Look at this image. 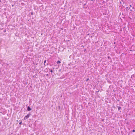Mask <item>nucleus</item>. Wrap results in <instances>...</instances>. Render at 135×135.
Instances as JSON below:
<instances>
[{
	"instance_id": "nucleus-1",
	"label": "nucleus",
	"mask_w": 135,
	"mask_h": 135,
	"mask_svg": "<svg viewBox=\"0 0 135 135\" xmlns=\"http://www.w3.org/2000/svg\"><path fill=\"white\" fill-rule=\"evenodd\" d=\"M31 115V114H28L24 118V120H26Z\"/></svg>"
},
{
	"instance_id": "nucleus-2",
	"label": "nucleus",
	"mask_w": 135,
	"mask_h": 135,
	"mask_svg": "<svg viewBox=\"0 0 135 135\" xmlns=\"http://www.w3.org/2000/svg\"><path fill=\"white\" fill-rule=\"evenodd\" d=\"M31 108L29 106H28L27 108V110L28 111H30L31 110Z\"/></svg>"
},
{
	"instance_id": "nucleus-3",
	"label": "nucleus",
	"mask_w": 135,
	"mask_h": 135,
	"mask_svg": "<svg viewBox=\"0 0 135 135\" xmlns=\"http://www.w3.org/2000/svg\"><path fill=\"white\" fill-rule=\"evenodd\" d=\"M117 107L118 108V110H119L121 109V107L119 106H117Z\"/></svg>"
},
{
	"instance_id": "nucleus-4",
	"label": "nucleus",
	"mask_w": 135,
	"mask_h": 135,
	"mask_svg": "<svg viewBox=\"0 0 135 135\" xmlns=\"http://www.w3.org/2000/svg\"><path fill=\"white\" fill-rule=\"evenodd\" d=\"M60 63H61V62L59 60L57 62V64H59Z\"/></svg>"
},
{
	"instance_id": "nucleus-5",
	"label": "nucleus",
	"mask_w": 135,
	"mask_h": 135,
	"mask_svg": "<svg viewBox=\"0 0 135 135\" xmlns=\"http://www.w3.org/2000/svg\"><path fill=\"white\" fill-rule=\"evenodd\" d=\"M46 62V60H45L44 61V65H45V63Z\"/></svg>"
},
{
	"instance_id": "nucleus-6",
	"label": "nucleus",
	"mask_w": 135,
	"mask_h": 135,
	"mask_svg": "<svg viewBox=\"0 0 135 135\" xmlns=\"http://www.w3.org/2000/svg\"><path fill=\"white\" fill-rule=\"evenodd\" d=\"M22 123V122L21 121L20 123H19V124H21Z\"/></svg>"
},
{
	"instance_id": "nucleus-7",
	"label": "nucleus",
	"mask_w": 135,
	"mask_h": 135,
	"mask_svg": "<svg viewBox=\"0 0 135 135\" xmlns=\"http://www.w3.org/2000/svg\"><path fill=\"white\" fill-rule=\"evenodd\" d=\"M126 10H128V7H126Z\"/></svg>"
},
{
	"instance_id": "nucleus-8",
	"label": "nucleus",
	"mask_w": 135,
	"mask_h": 135,
	"mask_svg": "<svg viewBox=\"0 0 135 135\" xmlns=\"http://www.w3.org/2000/svg\"><path fill=\"white\" fill-rule=\"evenodd\" d=\"M89 78H88L86 80V81H88L89 80Z\"/></svg>"
},
{
	"instance_id": "nucleus-9",
	"label": "nucleus",
	"mask_w": 135,
	"mask_h": 135,
	"mask_svg": "<svg viewBox=\"0 0 135 135\" xmlns=\"http://www.w3.org/2000/svg\"><path fill=\"white\" fill-rule=\"evenodd\" d=\"M108 59H110V56H108Z\"/></svg>"
},
{
	"instance_id": "nucleus-10",
	"label": "nucleus",
	"mask_w": 135,
	"mask_h": 135,
	"mask_svg": "<svg viewBox=\"0 0 135 135\" xmlns=\"http://www.w3.org/2000/svg\"><path fill=\"white\" fill-rule=\"evenodd\" d=\"M132 131L133 132H135V130H134V129H133Z\"/></svg>"
},
{
	"instance_id": "nucleus-11",
	"label": "nucleus",
	"mask_w": 135,
	"mask_h": 135,
	"mask_svg": "<svg viewBox=\"0 0 135 135\" xmlns=\"http://www.w3.org/2000/svg\"><path fill=\"white\" fill-rule=\"evenodd\" d=\"M50 71L51 72V73H52L53 72V71H52V70H51Z\"/></svg>"
},
{
	"instance_id": "nucleus-12",
	"label": "nucleus",
	"mask_w": 135,
	"mask_h": 135,
	"mask_svg": "<svg viewBox=\"0 0 135 135\" xmlns=\"http://www.w3.org/2000/svg\"><path fill=\"white\" fill-rule=\"evenodd\" d=\"M59 72H60L61 71V69H60L59 70Z\"/></svg>"
},
{
	"instance_id": "nucleus-13",
	"label": "nucleus",
	"mask_w": 135,
	"mask_h": 135,
	"mask_svg": "<svg viewBox=\"0 0 135 135\" xmlns=\"http://www.w3.org/2000/svg\"><path fill=\"white\" fill-rule=\"evenodd\" d=\"M121 1L123 2V3H124V1H123V0H121Z\"/></svg>"
},
{
	"instance_id": "nucleus-14",
	"label": "nucleus",
	"mask_w": 135,
	"mask_h": 135,
	"mask_svg": "<svg viewBox=\"0 0 135 135\" xmlns=\"http://www.w3.org/2000/svg\"><path fill=\"white\" fill-rule=\"evenodd\" d=\"M46 75L47 76H49V74H46Z\"/></svg>"
},
{
	"instance_id": "nucleus-15",
	"label": "nucleus",
	"mask_w": 135,
	"mask_h": 135,
	"mask_svg": "<svg viewBox=\"0 0 135 135\" xmlns=\"http://www.w3.org/2000/svg\"><path fill=\"white\" fill-rule=\"evenodd\" d=\"M120 4H121V1H120Z\"/></svg>"
},
{
	"instance_id": "nucleus-16",
	"label": "nucleus",
	"mask_w": 135,
	"mask_h": 135,
	"mask_svg": "<svg viewBox=\"0 0 135 135\" xmlns=\"http://www.w3.org/2000/svg\"><path fill=\"white\" fill-rule=\"evenodd\" d=\"M134 76V75H132V77H132V76Z\"/></svg>"
},
{
	"instance_id": "nucleus-17",
	"label": "nucleus",
	"mask_w": 135,
	"mask_h": 135,
	"mask_svg": "<svg viewBox=\"0 0 135 135\" xmlns=\"http://www.w3.org/2000/svg\"><path fill=\"white\" fill-rule=\"evenodd\" d=\"M130 7H132V6H131V5H130Z\"/></svg>"
},
{
	"instance_id": "nucleus-18",
	"label": "nucleus",
	"mask_w": 135,
	"mask_h": 135,
	"mask_svg": "<svg viewBox=\"0 0 135 135\" xmlns=\"http://www.w3.org/2000/svg\"><path fill=\"white\" fill-rule=\"evenodd\" d=\"M130 11H132V9H130Z\"/></svg>"
},
{
	"instance_id": "nucleus-19",
	"label": "nucleus",
	"mask_w": 135,
	"mask_h": 135,
	"mask_svg": "<svg viewBox=\"0 0 135 135\" xmlns=\"http://www.w3.org/2000/svg\"><path fill=\"white\" fill-rule=\"evenodd\" d=\"M130 8H128V9L129 10V9H130Z\"/></svg>"
},
{
	"instance_id": "nucleus-20",
	"label": "nucleus",
	"mask_w": 135,
	"mask_h": 135,
	"mask_svg": "<svg viewBox=\"0 0 135 135\" xmlns=\"http://www.w3.org/2000/svg\"><path fill=\"white\" fill-rule=\"evenodd\" d=\"M6 30H4V32H6Z\"/></svg>"
},
{
	"instance_id": "nucleus-21",
	"label": "nucleus",
	"mask_w": 135,
	"mask_h": 135,
	"mask_svg": "<svg viewBox=\"0 0 135 135\" xmlns=\"http://www.w3.org/2000/svg\"><path fill=\"white\" fill-rule=\"evenodd\" d=\"M32 14H32V13H31V14H32Z\"/></svg>"
},
{
	"instance_id": "nucleus-22",
	"label": "nucleus",
	"mask_w": 135,
	"mask_h": 135,
	"mask_svg": "<svg viewBox=\"0 0 135 135\" xmlns=\"http://www.w3.org/2000/svg\"><path fill=\"white\" fill-rule=\"evenodd\" d=\"M53 69H54V68H53Z\"/></svg>"
},
{
	"instance_id": "nucleus-23",
	"label": "nucleus",
	"mask_w": 135,
	"mask_h": 135,
	"mask_svg": "<svg viewBox=\"0 0 135 135\" xmlns=\"http://www.w3.org/2000/svg\"><path fill=\"white\" fill-rule=\"evenodd\" d=\"M17 122H18V120H17Z\"/></svg>"
}]
</instances>
